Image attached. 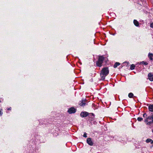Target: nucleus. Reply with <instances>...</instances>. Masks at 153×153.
<instances>
[{
	"mask_svg": "<svg viewBox=\"0 0 153 153\" xmlns=\"http://www.w3.org/2000/svg\"><path fill=\"white\" fill-rule=\"evenodd\" d=\"M109 71L107 68H104L102 69L100 73V76L102 79H105V77L108 74Z\"/></svg>",
	"mask_w": 153,
	"mask_h": 153,
	"instance_id": "1",
	"label": "nucleus"
},
{
	"mask_svg": "<svg viewBox=\"0 0 153 153\" xmlns=\"http://www.w3.org/2000/svg\"><path fill=\"white\" fill-rule=\"evenodd\" d=\"M104 59V58L103 56H100L99 57L98 60L96 63L97 65L100 67L101 66Z\"/></svg>",
	"mask_w": 153,
	"mask_h": 153,
	"instance_id": "2",
	"label": "nucleus"
},
{
	"mask_svg": "<svg viewBox=\"0 0 153 153\" xmlns=\"http://www.w3.org/2000/svg\"><path fill=\"white\" fill-rule=\"evenodd\" d=\"M88 120L90 121H93L94 119V115L93 113L90 114L89 115Z\"/></svg>",
	"mask_w": 153,
	"mask_h": 153,
	"instance_id": "3",
	"label": "nucleus"
},
{
	"mask_svg": "<svg viewBox=\"0 0 153 153\" xmlns=\"http://www.w3.org/2000/svg\"><path fill=\"white\" fill-rule=\"evenodd\" d=\"M88 113L86 112H83L80 114V116L83 117H86L88 115Z\"/></svg>",
	"mask_w": 153,
	"mask_h": 153,
	"instance_id": "4",
	"label": "nucleus"
},
{
	"mask_svg": "<svg viewBox=\"0 0 153 153\" xmlns=\"http://www.w3.org/2000/svg\"><path fill=\"white\" fill-rule=\"evenodd\" d=\"M68 112L69 114L74 113L76 112V109L72 107L68 110Z\"/></svg>",
	"mask_w": 153,
	"mask_h": 153,
	"instance_id": "5",
	"label": "nucleus"
},
{
	"mask_svg": "<svg viewBox=\"0 0 153 153\" xmlns=\"http://www.w3.org/2000/svg\"><path fill=\"white\" fill-rule=\"evenodd\" d=\"M87 143L90 146H93V143L90 138H87Z\"/></svg>",
	"mask_w": 153,
	"mask_h": 153,
	"instance_id": "6",
	"label": "nucleus"
},
{
	"mask_svg": "<svg viewBox=\"0 0 153 153\" xmlns=\"http://www.w3.org/2000/svg\"><path fill=\"white\" fill-rule=\"evenodd\" d=\"M149 79L151 81H153V74L149 73L148 74Z\"/></svg>",
	"mask_w": 153,
	"mask_h": 153,
	"instance_id": "7",
	"label": "nucleus"
},
{
	"mask_svg": "<svg viewBox=\"0 0 153 153\" xmlns=\"http://www.w3.org/2000/svg\"><path fill=\"white\" fill-rule=\"evenodd\" d=\"M85 100H82L80 102L79 104L81 106H84L85 105Z\"/></svg>",
	"mask_w": 153,
	"mask_h": 153,
	"instance_id": "8",
	"label": "nucleus"
},
{
	"mask_svg": "<svg viewBox=\"0 0 153 153\" xmlns=\"http://www.w3.org/2000/svg\"><path fill=\"white\" fill-rule=\"evenodd\" d=\"M148 109L149 110L151 111V112H153V104H150L149 107H148Z\"/></svg>",
	"mask_w": 153,
	"mask_h": 153,
	"instance_id": "9",
	"label": "nucleus"
},
{
	"mask_svg": "<svg viewBox=\"0 0 153 153\" xmlns=\"http://www.w3.org/2000/svg\"><path fill=\"white\" fill-rule=\"evenodd\" d=\"M148 56L151 60H153V54L152 53H149L148 54Z\"/></svg>",
	"mask_w": 153,
	"mask_h": 153,
	"instance_id": "10",
	"label": "nucleus"
},
{
	"mask_svg": "<svg viewBox=\"0 0 153 153\" xmlns=\"http://www.w3.org/2000/svg\"><path fill=\"white\" fill-rule=\"evenodd\" d=\"M134 25L136 26H139V23L136 20H134Z\"/></svg>",
	"mask_w": 153,
	"mask_h": 153,
	"instance_id": "11",
	"label": "nucleus"
},
{
	"mask_svg": "<svg viewBox=\"0 0 153 153\" xmlns=\"http://www.w3.org/2000/svg\"><path fill=\"white\" fill-rule=\"evenodd\" d=\"M146 142L147 143L150 142L151 144L153 143V140L150 139H148L146 140Z\"/></svg>",
	"mask_w": 153,
	"mask_h": 153,
	"instance_id": "12",
	"label": "nucleus"
},
{
	"mask_svg": "<svg viewBox=\"0 0 153 153\" xmlns=\"http://www.w3.org/2000/svg\"><path fill=\"white\" fill-rule=\"evenodd\" d=\"M135 67V65L132 64L131 65L130 69L131 70H133L134 69Z\"/></svg>",
	"mask_w": 153,
	"mask_h": 153,
	"instance_id": "13",
	"label": "nucleus"
},
{
	"mask_svg": "<svg viewBox=\"0 0 153 153\" xmlns=\"http://www.w3.org/2000/svg\"><path fill=\"white\" fill-rule=\"evenodd\" d=\"M120 65V63H119V62H116L114 65V68H116L117 66H118V65Z\"/></svg>",
	"mask_w": 153,
	"mask_h": 153,
	"instance_id": "14",
	"label": "nucleus"
},
{
	"mask_svg": "<svg viewBox=\"0 0 153 153\" xmlns=\"http://www.w3.org/2000/svg\"><path fill=\"white\" fill-rule=\"evenodd\" d=\"M133 96V94L131 93H130L128 94V96L130 98H131Z\"/></svg>",
	"mask_w": 153,
	"mask_h": 153,
	"instance_id": "15",
	"label": "nucleus"
},
{
	"mask_svg": "<svg viewBox=\"0 0 153 153\" xmlns=\"http://www.w3.org/2000/svg\"><path fill=\"white\" fill-rule=\"evenodd\" d=\"M143 120V119L142 118V117H138L137 118V120L139 121H142Z\"/></svg>",
	"mask_w": 153,
	"mask_h": 153,
	"instance_id": "16",
	"label": "nucleus"
},
{
	"mask_svg": "<svg viewBox=\"0 0 153 153\" xmlns=\"http://www.w3.org/2000/svg\"><path fill=\"white\" fill-rule=\"evenodd\" d=\"M83 136L85 137H87V134L86 132L84 133Z\"/></svg>",
	"mask_w": 153,
	"mask_h": 153,
	"instance_id": "17",
	"label": "nucleus"
},
{
	"mask_svg": "<svg viewBox=\"0 0 153 153\" xmlns=\"http://www.w3.org/2000/svg\"><path fill=\"white\" fill-rule=\"evenodd\" d=\"M143 117H146L147 116V115L146 114V113H144L143 114Z\"/></svg>",
	"mask_w": 153,
	"mask_h": 153,
	"instance_id": "18",
	"label": "nucleus"
},
{
	"mask_svg": "<svg viewBox=\"0 0 153 153\" xmlns=\"http://www.w3.org/2000/svg\"><path fill=\"white\" fill-rule=\"evenodd\" d=\"M152 123V121L149 122H148V123H147V124L148 125H150V124Z\"/></svg>",
	"mask_w": 153,
	"mask_h": 153,
	"instance_id": "19",
	"label": "nucleus"
},
{
	"mask_svg": "<svg viewBox=\"0 0 153 153\" xmlns=\"http://www.w3.org/2000/svg\"><path fill=\"white\" fill-rule=\"evenodd\" d=\"M142 63L145 65H147L148 64V63L146 62H142Z\"/></svg>",
	"mask_w": 153,
	"mask_h": 153,
	"instance_id": "20",
	"label": "nucleus"
},
{
	"mask_svg": "<svg viewBox=\"0 0 153 153\" xmlns=\"http://www.w3.org/2000/svg\"><path fill=\"white\" fill-rule=\"evenodd\" d=\"M151 114V118L152 120V119H153V113H152Z\"/></svg>",
	"mask_w": 153,
	"mask_h": 153,
	"instance_id": "21",
	"label": "nucleus"
},
{
	"mask_svg": "<svg viewBox=\"0 0 153 153\" xmlns=\"http://www.w3.org/2000/svg\"><path fill=\"white\" fill-rule=\"evenodd\" d=\"M150 27L153 28V23H152L150 24Z\"/></svg>",
	"mask_w": 153,
	"mask_h": 153,
	"instance_id": "22",
	"label": "nucleus"
},
{
	"mask_svg": "<svg viewBox=\"0 0 153 153\" xmlns=\"http://www.w3.org/2000/svg\"><path fill=\"white\" fill-rule=\"evenodd\" d=\"M145 122L146 123H148V119H147V118L145 120Z\"/></svg>",
	"mask_w": 153,
	"mask_h": 153,
	"instance_id": "23",
	"label": "nucleus"
},
{
	"mask_svg": "<svg viewBox=\"0 0 153 153\" xmlns=\"http://www.w3.org/2000/svg\"><path fill=\"white\" fill-rule=\"evenodd\" d=\"M151 116H149V117H147V119H152L151 118Z\"/></svg>",
	"mask_w": 153,
	"mask_h": 153,
	"instance_id": "24",
	"label": "nucleus"
},
{
	"mask_svg": "<svg viewBox=\"0 0 153 153\" xmlns=\"http://www.w3.org/2000/svg\"><path fill=\"white\" fill-rule=\"evenodd\" d=\"M3 113L1 111H0V116Z\"/></svg>",
	"mask_w": 153,
	"mask_h": 153,
	"instance_id": "25",
	"label": "nucleus"
},
{
	"mask_svg": "<svg viewBox=\"0 0 153 153\" xmlns=\"http://www.w3.org/2000/svg\"><path fill=\"white\" fill-rule=\"evenodd\" d=\"M11 109V108H8V110H10Z\"/></svg>",
	"mask_w": 153,
	"mask_h": 153,
	"instance_id": "26",
	"label": "nucleus"
},
{
	"mask_svg": "<svg viewBox=\"0 0 153 153\" xmlns=\"http://www.w3.org/2000/svg\"><path fill=\"white\" fill-rule=\"evenodd\" d=\"M152 122L153 123V119H152Z\"/></svg>",
	"mask_w": 153,
	"mask_h": 153,
	"instance_id": "27",
	"label": "nucleus"
},
{
	"mask_svg": "<svg viewBox=\"0 0 153 153\" xmlns=\"http://www.w3.org/2000/svg\"><path fill=\"white\" fill-rule=\"evenodd\" d=\"M1 102V101L0 100V102Z\"/></svg>",
	"mask_w": 153,
	"mask_h": 153,
	"instance_id": "28",
	"label": "nucleus"
}]
</instances>
